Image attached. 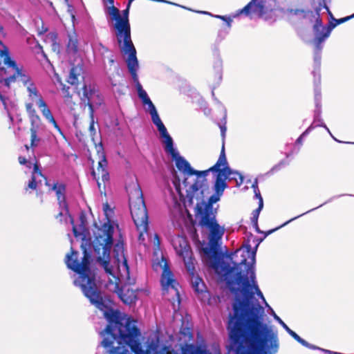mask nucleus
<instances>
[{"label": "nucleus", "mask_w": 354, "mask_h": 354, "mask_svg": "<svg viewBox=\"0 0 354 354\" xmlns=\"http://www.w3.org/2000/svg\"><path fill=\"white\" fill-rule=\"evenodd\" d=\"M129 207L133 221L140 231L139 240H145L144 232H147L148 216L140 187L135 185L129 194Z\"/></svg>", "instance_id": "1a4fd4ad"}, {"label": "nucleus", "mask_w": 354, "mask_h": 354, "mask_svg": "<svg viewBox=\"0 0 354 354\" xmlns=\"http://www.w3.org/2000/svg\"><path fill=\"white\" fill-rule=\"evenodd\" d=\"M2 30L3 28L0 25V35L2 34ZM15 66V62L10 57L8 48L0 41V77H6Z\"/></svg>", "instance_id": "f3484780"}, {"label": "nucleus", "mask_w": 354, "mask_h": 354, "mask_svg": "<svg viewBox=\"0 0 354 354\" xmlns=\"http://www.w3.org/2000/svg\"><path fill=\"white\" fill-rule=\"evenodd\" d=\"M298 342H299L303 346H304L306 347H308V348H312V349H319V348H318V347H317L315 346L310 344L309 343H308L306 340H304L301 337L300 338V339L299 340ZM320 350H321V348H320ZM322 351H323L324 352H326V353H329V351H327V350L322 349Z\"/></svg>", "instance_id": "2f4dec72"}, {"label": "nucleus", "mask_w": 354, "mask_h": 354, "mask_svg": "<svg viewBox=\"0 0 354 354\" xmlns=\"http://www.w3.org/2000/svg\"><path fill=\"white\" fill-rule=\"evenodd\" d=\"M205 190L204 192V194L203 195V197L201 198H196V197H194L192 200V202H191V201L189 200V198H185V199H183V201H185L186 199H187L188 202L189 204H193L194 203V201L196 200V216H197V214H199V212H201L199 210V207L202 205H206V206H208L209 205L212 208V211H214L213 209V207H212V205L215 203H216L217 201H218L220 200V197L221 196V194H218V193H216L214 194H213L209 199V202L208 203H205L204 201V197H205V192H207V184H206V180L205 181Z\"/></svg>", "instance_id": "aec40b11"}, {"label": "nucleus", "mask_w": 354, "mask_h": 354, "mask_svg": "<svg viewBox=\"0 0 354 354\" xmlns=\"http://www.w3.org/2000/svg\"><path fill=\"white\" fill-rule=\"evenodd\" d=\"M321 49H322V46L320 45H319V47H317V46L316 45L317 52H315V53L314 60H315V64L318 66L320 64V59H321L320 50H321Z\"/></svg>", "instance_id": "473e14b6"}, {"label": "nucleus", "mask_w": 354, "mask_h": 354, "mask_svg": "<svg viewBox=\"0 0 354 354\" xmlns=\"http://www.w3.org/2000/svg\"><path fill=\"white\" fill-rule=\"evenodd\" d=\"M199 214L196 218L199 225L206 230L207 245L203 248L205 254L208 257L215 256L222 244L223 236L225 232L224 226L220 225L216 218V211H212L209 205L199 207Z\"/></svg>", "instance_id": "423d86ee"}, {"label": "nucleus", "mask_w": 354, "mask_h": 354, "mask_svg": "<svg viewBox=\"0 0 354 354\" xmlns=\"http://www.w3.org/2000/svg\"><path fill=\"white\" fill-rule=\"evenodd\" d=\"M201 13H203V14H208V12H201Z\"/></svg>", "instance_id": "de8ad7c7"}, {"label": "nucleus", "mask_w": 354, "mask_h": 354, "mask_svg": "<svg viewBox=\"0 0 354 354\" xmlns=\"http://www.w3.org/2000/svg\"><path fill=\"white\" fill-rule=\"evenodd\" d=\"M354 17V14L350 17H345V18H343V19H341L338 21V23H342V22H344L347 20H348L349 19L352 18Z\"/></svg>", "instance_id": "37998d69"}, {"label": "nucleus", "mask_w": 354, "mask_h": 354, "mask_svg": "<svg viewBox=\"0 0 354 354\" xmlns=\"http://www.w3.org/2000/svg\"><path fill=\"white\" fill-rule=\"evenodd\" d=\"M93 95L98 96L97 94H96L94 91H91V93H88V91H86V89L84 91V95L88 99V106L90 110V118H91L89 129L91 132L95 131V127H94L95 121H94V111H93L94 102L93 100Z\"/></svg>", "instance_id": "393cba45"}, {"label": "nucleus", "mask_w": 354, "mask_h": 354, "mask_svg": "<svg viewBox=\"0 0 354 354\" xmlns=\"http://www.w3.org/2000/svg\"><path fill=\"white\" fill-rule=\"evenodd\" d=\"M183 354H207V351L200 346L188 344L183 348Z\"/></svg>", "instance_id": "c756f323"}, {"label": "nucleus", "mask_w": 354, "mask_h": 354, "mask_svg": "<svg viewBox=\"0 0 354 354\" xmlns=\"http://www.w3.org/2000/svg\"><path fill=\"white\" fill-rule=\"evenodd\" d=\"M52 189L55 192L58 203L59 205L60 212L59 216L60 217H64L66 221L68 219L70 223L73 225V219L71 216L68 214V209L65 201V185L60 183H56L53 185ZM73 231L74 236L76 238H80L82 240L81 247L82 248V245H84V248L88 252V248H91V245L89 243V240L86 239V236L85 234V228L83 225H80L78 227L73 225Z\"/></svg>", "instance_id": "9d476101"}, {"label": "nucleus", "mask_w": 354, "mask_h": 354, "mask_svg": "<svg viewBox=\"0 0 354 354\" xmlns=\"http://www.w3.org/2000/svg\"><path fill=\"white\" fill-rule=\"evenodd\" d=\"M288 333L291 335L295 340H297V342H299V340L300 339V337L295 333L294 332L293 330H292L290 328H288V330H286Z\"/></svg>", "instance_id": "58836bf2"}, {"label": "nucleus", "mask_w": 354, "mask_h": 354, "mask_svg": "<svg viewBox=\"0 0 354 354\" xmlns=\"http://www.w3.org/2000/svg\"><path fill=\"white\" fill-rule=\"evenodd\" d=\"M102 208L107 221L102 225V227L97 228L92 244L96 258L103 259L110 255L113 246L114 223L111 219L113 210L108 203L103 204Z\"/></svg>", "instance_id": "0eeeda50"}, {"label": "nucleus", "mask_w": 354, "mask_h": 354, "mask_svg": "<svg viewBox=\"0 0 354 354\" xmlns=\"http://www.w3.org/2000/svg\"><path fill=\"white\" fill-rule=\"evenodd\" d=\"M102 1L106 15L113 22L119 48L123 54L128 55L126 62L129 73L136 80L137 79V71L139 66L136 57V50L131 37V28L129 21V8L131 4L128 3L127 9L124 10L120 14L119 9L114 6V0Z\"/></svg>", "instance_id": "39448f33"}, {"label": "nucleus", "mask_w": 354, "mask_h": 354, "mask_svg": "<svg viewBox=\"0 0 354 354\" xmlns=\"http://www.w3.org/2000/svg\"><path fill=\"white\" fill-rule=\"evenodd\" d=\"M313 129V127L310 126L297 140V143L301 144L303 138L306 136L311 130Z\"/></svg>", "instance_id": "72a5a7b5"}, {"label": "nucleus", "mask_w": 354, "mask_h": 354, "mask_svg": "<svg viewBox=\"0 0 354 354\" xmlns=\"http://www.w3.org/2000/svg\"><path fill=\"white\" fill-rule=\"evenodd\" d=\"M160 138L164 145L165 151L171 156L176 167L183 176V181L180 184V179L176 174L174 175L173 188L169 187L168 189L172 205V208L170 209L171 216L173 222L180 225L185 220V210L182 205L183 199L189 198L192 202L194 197L198 198L203 197L205 190V177L209 170L198 171L194 169L174 148L173 139L169 133Z\"/></svg>", "instance_id": "7ed1b4c3"}, {"label": "nucleus", "mask_w": 354, "mask_h": 354, "mask_svg": "<svg viewBox=\"0 0 354 354\" xmlns=\"http://www.w3.org/2000/svg\"><path fill=\"white\" fill-rule=\"evenodd\" d=\"M66 50L69 57H75L78 53L77 39L75 35L69 36Z\"/></svg>", "instance_id": "a878e982"}, {"label": "nucleus", "mask_w": 354, "mask_h": 354, "mask_svg": "<svg viewBox=\"0 0 354 354\" xmlns=\"http://www.w3.org/2000/svg\"><path fill=\"white\" fill-rule=\"evenodd\" d=\"M214 17L225 21L227 22V26L229 28L231 26L232 19L230 18L227 17L225 16H221V15H215Z\"/></svg>", "instance_id": "c9c22d12"}, {"label": "nucleus", "mask_w": 354, "mask_h": 354, "mask_svg": "<svg viewBox=\"0 0 354 354\" xmlns=\"http://www.w3.org/2000/svg\"><path fill=\"white\" fill-rule=\"evenodd\" d=\"M82 68L81 66H77L73 67L71 69L69 76L68 78V82L71 84H75L78 82V77L82 73Z\"/></svg>", "instance_id": "c85d7f7f"}, {"label": "nucleus", "mask_w": 354, "mask_h": 354, "mask_svg": "<svg viewBox=\"0 0 354 354\" xmlns=\"http://www.w3.org/2000/svg\"><path fill=\"white\" fill-rule=\"evenodd\" d=\"M42 180L45 181L46 185L50 186L46 180V178L43 176L41 171H39L38 165L35 164L32 179L28 185V188L35 189L37 187L38 184L41 183Z\"/></svg>", "instance_id": "4be33fe9"}, {"label": "nucleus", "mask_w": 354, "mask_h": 354, "mask_svg": "<svg viewBox=\"0 0 354 354\" xmlns=\"http://www.w3.org/2000/svg\"><path fill=\"white\" fill-rule=\"evenodd\" d=\"M17 77L20 78V81L25 86L33 83L30 77L23 73L21 70H20L16 65L15 68H12L6 77L1 76L0 77V84H3L8 88H10L11 84L15 82Z\"/></svg>", "instance_id": "a211bd4d"}, {"label": "nucleus", "mask_w": 354, "mask_h": 354, "mask_svg": "<svg viewBox=\"0 0 354 354\" xmlns=\"http://www.w3.org/2000/svg\"><path fill=\"white\" fill-rule=\"evenodd\" d=\"M218 175L214 184V191L221 195L223 194L227 185L225 183V178L223 177V174L221 171H217Z\"/></svg>", "instance_id": "bb28decb"}, {"label": "nucleus", "mask_w": 354, "mask_h": 354, "mask_svg": "<svg viewBox=\"0 0 354 354\" xmlns=\"http://www.w3.org/2000/svg\"><path fill=\"white\" fill-rule=\"evenodd\" d=\"M92 176H93V178L97 181V178L96 177V172L95 171H92Z\"/></svg>", "instance_id": "a18cd8bd"}, {"label": "nucleus", "mask_w": 354, "mask_h": 354, "mask_svg": "<svg viewBox=\"0 0 354 354\" xmlns=\"http://www.w3.org/2000/svg\"><path fill=\"white\" fill-rule=\"evenodd\" d=\"M227 165V162L224 151V145H223L222 151L217 162L209 170L212 171H221L225 180H234L238 185H241L243 182V176L239 172L232 171Z\"/></svg>", "instance_id": "4468645a"}, {"label": "nucleus", "mask_w": 354, "mask_h": 354, "mask_svg": "<svg viewBox=\"0 0 354 354\" xmlns=\"http://www.w3.org/2000/svg\"><path fill=\"white\" fill-rule=\"evenodd\" d=\"M133 1V0H129V4H131V2H132Z\"/></svg>", "instance_id": "49530a36"}, {"label": "nucleus", "mask_w": 354, "mask_h": 354, "mask_svg": "<svg viewBox=\"0 0 354 354\" xmlns=\"http://www.w3.org/2000/svg\"><path fill=\"white\" fill-rule=\"evenodd\" d=\"M319 91L316 88L315 89V102H316V106H318V101H319Z\"/></svg>", "instance_id": "a19ab883"}, {"label": "nucleus", "mask_w": 354, "mask_h": 354, "mask_svg": "<svg viewBox=\"0 0 354 354\" xmlns=\"http://www.w3.org/2000/svg\"><path fill=\"white\" fill-rule=\"evenodd\" d=\"M288 333L291 335L295 340H297V342H299V340L300 339V337L295 333L294 332L293 330H292L290 328H288V330H286Z\"/></svg>", "instance_id": "e433bc0d"}, {"label": "nucleus", "mask_w": 354, "mask_h": 354, "mask_svg": "<svg viewBox=\"0 0 354 354\" xmlns=\"http://www.w3.org/2000/svg\"><path fill=\"white\" fill-rule=\"evenodd\" d=\"M132 77H133L132 76ZM135 82H136V89L138 92V97L142 100V102L143 105L145 106L146 111L149 112V113L151 115V120L153 123L156 125L157 127L158 131H159L160 138L167 136L168 134V131L162 123L160 118L159 117V115L158 113V111L156 110V106L150 100L149 97L148 96L147 92L142 88V85L140 84V82L137 79L133 78Z\"/></svg>", "instance_id": "f8f14e48"}, {"label": "nucleus", "mask_w": 354, "mask_h": 354, "mask_svg": "<svg viewBox=\"0 0 354 354\" xmlns=\"http://www.w3.org/2000/svg\"><path fill=\"white\" fill-rule=\"evenodd\" d=\"M333 28V26H324L319 17L316 19L315 24L313 26V30L315 35V42L317 47H319V45H321V43L329 37Z\"/></svg>", "instance_id": "6ab92c4d"}, {"label": "nucleus", "mask_w": 354, "mask_h": 354, "mask_svg": "<svg viewBox=\"0 0 354 354\" xmlns=\"http://www.w3.org/2000/svg\"><path fill=\"white\" fill-rule=\"evenodd\" d=\"M27 91L28 92V97L30 100L35 103L37 107L39 109L41 114L45 118V119L50 124L53 125V127L61 133L62 134V131L59 127L58 126L57 122L55 121L50 109L48 108L47 104L43 99L41 94L39 93L36 86L34 83L28 84L27 86Z\"/></svg>", "instance_id": "ddd939ff"}, {"label": "nucleus", "mask_w": 354, "mask_h": 354, "mask_svg": "<svg viewBox=\"0 0 354 354\" xmlns=\"http://www.w3.org/2000/svg\"><path fill=\"white\" fill-rule=\"evenodd\" d=\"M319 116H320V112H319V110H318L315 113L314 121L310 126L313 127V129L315 127H319V126L324 127L327 130V131L330 133V135L332 136L328 128L324 124V122H322V120H321Z\"/></svg>", "instance_id": "7c9ffc66"}, {"label": "nucleus", "mask_w": 354, "mask_h": 354, "mask_svg": "<svg viewBox=\"0 0 354 354\" xmlns=\"http://www.w3.org/2000/svg\"><path fill=\"white\" fill-rule=\"evenodd\" d=\"M241 266L245 270H239L238 266L232 268L227 273L226 280L230 289L235 292L234 286H238L241 298L236 295L233 304V314L230 315L227 328L230 337L239 342L247 335L252 346L261 354H276L279 348L278 333L271 326L263 323L264 309L254 298L256 293L263 301L274 319L285 329L288 326L275 313L266 302L255 280L254 263L256 252L248 245L242 250Z\"/></svg>", "instance_id": "f257e3e1"}, {"label": "nucleus", "mask_w": 354, "mask_h": 354, "mask_svg": "<svg viewBox=\"0 0 354 354\" xmlns=\"http://www.w3.org/2000/svg\"><path fill=\"white\" fill-rule=\"evenodd\" d=\"M97 260L108 276L106 288L110 291L116 292L124 304L134 303L137 299L136 292L126 286L133 284L135 279L129 276V268L124 254L123 243L118 242L114 245L112 258L109 255L103 259Z\"/></svg>", "instance_id": "20e7f679"}, {"label": "nucleus", "mask_w": 354, "mask_h": 354, "mask_svg": "<svg viewBox=\"0 0 354 354\" xmlns=\"http://www.w3.org/2000/svg\"><path fill=\"white\" fill-rule=\"evenodd\" d=\"M221 135H222L223 138H224L225 136L226 127H223V126H221Z\"/></svg>", "instance_id": "c03bdc74"}, {"label": "nucleus", "mask_w": 354, "mask_h": 354, "mask_svg": "<svg viewBox=\"0 0 354 354\" xmlns=\"http://www.w3.org/2000/svg\"><path fill=\"white\" fill-rule=\"evenodd\" d=\"M84 257L82 261L77 260V252L72 250L71 254L66 256L67 267L76 272L78 276L74 279V284L80 286L84 295L97 308L104 312L109 322L106 329L100 333L102 346L107 354H130L126 346L131 348L135 354H157L158 343H151L143 350L139 342L140 333L133 320L129 317H122L120 312L108 309L109 300L104 299L99 291L95 279V274L90 269L91 254L82 245Z\"/></svg>", "instance_id": "f03ea898"}, {"label": "nucleus", "mask_w": 354, "mask_h": 354, "mask_svg": "<svg viewBox=\"0 0 354 354\" xmlns=\"http://www.w3.org/2000/svg\"><path fill=\"white\" fill-rule=\"evenodd\" d=\"M86 89L88 93H91V91H94L96 94H97L98 96L93 95V100L94 102L93 103V107L96 106H100L102 104L103 102V99L102 95L100 94L99 91L96 90L95 86L93 85H84L83 87V97L82 100L83 101L87 100V103L88 102V99L84 95V91Z\"/></svg>", "instance_id": "b1692460"}, {"label": "nucleus", "mask_w": 354, "mask_h": 354, "mask_svg": "<svg viewBox=\"0 0 354 354\" xmlns=\"http://www.w3.org/2000/svg\"><path fill=\"white\" fill-rule=\"evenodd\" d=\"M288 333L291 335L295 340H297V342H299V340L300 339V337L295 333L294 332L293 330H292L290 328H288V330H286Z\"/></svg>", "instance_id": "4c0bfd02"}, {"label": "nucleus", "mask_w": 354, "mask_h": 354, "mask_svg": "<svg viewBox=\"0 0 354 354\" xmlns=\"http://www.w3.org/2000/svg\"><path fill=\"white\" fill-rule=\"evenodd\" d=\"M26 108L31 123V147H37L41 140L40 138L38 136V134L42 130L43 125L39 116L37 115L35 109L33 108V104H26Z\"/></svg>", "instance_id": "dca6fc26"}, {"label": "nucleus", "mask_w": 354, "mask_h": 354, "mask_svg": "<svg viewBox=\"0 0 354 354\" xmlns=\"http://www.w3.org/2000/svg\"><path fill=\"white\" fill-rule=\"evenodd\" d=\"M315 209V208H314V209ZM311 211H312V209H311ZM310 212V210H309V211L306 212V213H308V212ZM304 214H305V213H304V214H301V215H299V216H296V217H295V218H292V219H290V221H287L286 223H285L283 225H286L287 223H290V221H293V220H295V219H296V218H299V217L301 216H302V215H304Z\"/></svg>", "instance_id": "79ce46f5"}, {"label": "nucleus", "mask_w": 354, "mask_h": 354, "mask_svg": "<svg viewBox=\"0 0 354 354\" xmlns=\"http://www.w3.org/2000/svg\"><path fill=\"white\" fill-rule=\"evenodd\" d=\"M252 189L254 190V197L259 200V207H258V208L257 209L253 211L252 216V222L254 224V225L255 226V227L257 229V227H258V223H257L258 218H259L260 212L262 209L263 206V198L261 197L260 191H259V187H258L257 179L254 180V183L252 185Z\"/></svg>", "instance_id": "412c9836"}, {"label": "nucleus", "mask_w": 354, "mask_h": 354, "mask_svg": "<svg viewBox=\"0 0 354 354\" xmlns=\"http://www.w3.org/2000/svg\"><path fill=\"white\" fill-rule=\"evenodd\" d=\"M276 2L274 0H266L256 3V0H252L247 6L239 11V14L245 13L248 15L250 10L257 13L265 19H268V13H272L275 10Z\"/></svg>", "instance_id": "2eb2a0df"}, {"label": "nucleus", "mask_w": 354, "mask_h": 354, "mask_svg": "<svg viewBox=\"0 0 354 354\" xmlns=\"http://www.w3.org/2000/svg\"><path fill=\"white\" fill-rule=\"evenodd\" d=\"M0 102L2 103L5 109L8 110V106L6 104V99L0 93Z\"/></svg>", "instance_id": "ea45409f"}, {"label": "nucleus", "mask_w": 354, "mask_h": 354, "mask_svg": "<svg viewBox=\"0 0 354 354\" xmlns=\"http://www.w3.org/2000/svg\"><path fill=\"white\" fill-rule=\"evenodd\" d=\"M150 241L153 243L154 247V256L156 259L153 260V268L156 272L162 271L161 275V286L162 290L165 292L171 290L174 295H176L179 300V292L178 290V283L174 279V275L169 268L166 259L162 255L160 250V241L157 234H153L150 236Z\"/></svg>", "instance_id": "6e6552de"}, {"label": "nucleus", "mask_w": 354, "mask_h": 354, "mask_svg": "<svg viewBox=\"0 0 354 354\" xmlns=\"http://www.w3.org/2000/svg\"><path fill=\"white\" fill-rule=\"evenodd\" d=\"M19 162L21 165H26V167L30 168L32 163L30 161H28L26 158L19 156Z\"/></svg>", "instance_id": "f704fd0d"}, {"label": "nucleus", "mask_w": 354, "mask_h": 354, "mask_svg": "<svg viewBox=\"0 0 354 354\" xmlns=\"http://www.w3.org/2000/svg\"><path fill=\"white\" fill-rule=\"evenodd\" d=\"M195 268L194 269L193 274L188 272L192 277V283L194 289L198 294H201L203 297H207L209 294L205 291V286L201 278L194 275Z\"/></svg>", "instance_id": "5701e85b"}, {"label": "nucleus", "mask_w": 354, "mask_h": 354, "mask_svg": "<svg viewBox=\"0 0 354 354\" xmlns=\"http://www.w3.org/2000/svg\"><path fill=\"white\" fill-rule=\"evenodd\" d=\"M170 241L176 254L183 259L187 272L193 274L196 261L186 238L175 234L171 237Z\"/></svg>", "instance_id": "9b49d317"}, {"label": "nucleus", "mask_w": 354, "mask_h": 354, "mask_svg": "<svg viewBox=\"0 0 354 354\" xmlns=\"http://www.w3.org/2000/svg\"><path fill=\"white\" fill-rule=\"evenodd\" d=\"M106 166L107 161L105 158V156L102 155L101 160L98 162L97 171L98 175H101L103 181H106L109 179V174L106 170Z\"/></svg>", "instance_id": "cd10ccee"}]
</instances>
